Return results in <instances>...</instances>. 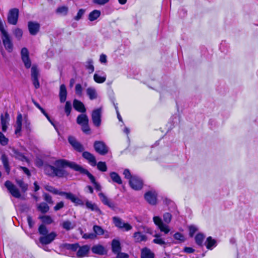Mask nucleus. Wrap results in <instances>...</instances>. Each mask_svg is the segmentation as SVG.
Here are the masks:
<instances>
[{
	"label": "nucleus",
	"mask_w": 258,
	"mask_h": 258,
	"mask_svg": "<svg viewBox=\"0 0 258 258\" xmlns=\"http://www.w3.org/2000/svg\"><path fill=\"white\" fill-rule=\"evenodd\" d=\"M27 219V222H28V224L29 228H32L34 225L35 222L33 220L31 216H30L29 215L28 216Z\"/></svg>",
	"instance_id": "e2e57ef3"
},
{
	"label": "nucleus",
	"mask_w": 258,
	"mask_h": 258,
	"mask_svg": "<svg viewBox=\"0 0 258 258\" xmlns=\"http://www.w3.org/2000/svg\"><path fill=\"white\" fill-rule=\"evenodd\" d=\"M99 60L101 63H105L107 62V56L105 54H101L100 56Z\"/></svg>",
	"instance_id": "774afa93"
},
{
	"label": "nucleus",
	"mask_w": 258,
	"mask_h": 258,
	"mask_svg": "<svg viewBox=\"0 0 258 258\" xmlns=\"http://www.w3.org/2000/svg\"><path fill=\"white\" fill-rule=\"evenodd\" d=\"M5 186L9 190L13 197L17 199H23L20 192L19 190L10 181L7 180L5 183Z\"/></svg>",
	"instance_id": "7ed1b4c3"
},
{
	"label": "nucleus",
	"mask_w": 258,
	"mask_h": 258,
	"mask_svg": "<svg viewBox=\"0 0 258 258\" xmlns=\"http://www.w3.org/2000/svg\"><path fill=\"white\" fill-rule=\"evenodd\" d=\"M109 175L113 182L118 184H121L122 183V181L120 176L116 172H111L110 173Z\"/></svg>",
	"instance_id": "2f4dec72"
},
{
	"label": "nucleus",
	"mask_w": 258,
	"mask_h": 258,
	"mask_svg": "<svg viewBox=\"0 0 258 258\" xmlns=\"http://www.w3.org/2000/svg\"><path fill=\"white\" fill-rule=\"evenodd\" d=\"M113 221L115 226L119 228L122 229V224L124 222L121 219L117 217H114L113 218Z\"/></svg>",
	"instance_id": "ea45409f"
},
{
	"label": "nucleus",
	"mask_w": 258,
	"mask_h": 258,
	"mask_svg": "<svg viewBox=\"0 0 258 258\" xmlns=\"http://www.w3.org/2000/svg\"><path fill=\"white\" fill-rule=\"evenodd\" d=\"M84 202L87 209L90 210L92 211H95L96 212L99 213L101 212L100 210L95 203H93L92 202L89 201L88 200H86Z\"/></svg>",
	"instance_id": "a878e982"
},
{
	"label": "nucleus",
	"mask_w": 258,
	"mask_h": 258,
	"mask_svg": "<svg viewBox=\"0 0 258 258\" xmlns=\"http://www.w3.org/2000/svg\"><path fill=\"white\" fill-rule=\"evenodd\" d=\"M73 106L75 109L78 112L84 113L86 111V109L84 104L81 101L78 100H74Z\"/></svg>",
	"instance_id": "4be33fe9"
},
{
	"label": "nucleus",
	"mask_w": 258,
	"mask_h": 258,
	"mask_svg": "<svg viewBox=\"0 0 258 258\" xmlns=\"http://www.w3.org/2000/svg\"><path fill=\"white\" fill-rule=\"evenodd\" d=\"M1 159L6 172L8 174H9L10 172V167L9 166V160L8 157L6 155L3 154L2 156Z\"/></svg>",
	"instance_id": "72a5a7b5"
},
{
	"label": "nucleus",
	"mask_w": 258,
	"mask_h": 258,
	"mask_svg": "<svg viewBox=\"0 0 258 258\" xmlns=\"http://www.w3.org/2000/svg\"><path fill=\"white\" fill-rule=\"evenodd\" d=\"M43 197L44 200L48 204H52L53 203V201H52V197L49 194L44 192L43 194Z\"/></svg>",
	"instance_id": "13d9d810"
},
{
	"label": "nucleus",
	"mask_w": 258,
	"mask_h": 258,
	"mask_svg": "<svg viewBox=\"0 0 258 258\" xmlns=\"http://www.w3.org/2000/svg\"><path fill=\"white\" fill-rule=\"evenodd\" d=\"M155 254L148 247H144L141 250V258H154Z\"/></svg>",
	"instance_id": "412c9836"
},
{
	"label": "nucleus",
	"mask_w": 258,
	"mask_h": 258,
	"mask_svg": "<svg viewBox=\"0 0 258 258\" xmlns=\"http://www.w3.org/2000/svg\"><path fill=\"white\" fill-rule=\"evenodd\" d=\"M76 121L77 123L81 125L86 122H89V118L86 114L83 113L78 116Z\"/></svg>",
	"instance_id": "7c9ffc66"
},
{
	"label": "nucleus",
	"mask_w": 258,
	"mask_h": 258,
	"mask_svg": "<svg viewBox=\"0 0 258 258\" xmlns=\"http://www.w3.org/2000/svg\"><path fill=\"white\" fill-rule=\"evenodd\" d=\"M205 244L207 249H212L214 247L216 246V241L212 237L209 236L207 238Z\"/></svg>",
	"instance_id": "473e14b6"
},
{
	"label": "nucleus",
	"mask_w": 258,
	"mask_h": 258,
	"mask_svg": "<svg viewBox=\"0 0 258 258\" xmlns=\"http://www.w3.org/2000/svg\"><path fill=\"white\" fill-rule=\"evenodd\" d=\"M38 218L45 224H50L53 221L51 217L48 215L40 216Z\"/></svg>",
	"instance_id": "c9c22d12"
},
{
	"label": "nucleus",
	"mask_w": 258,
	"mask_h": 258,
	"mask_svg": "<svg viewBox=\"0 0 258 258\" xmlns=\"http://www.w3.org/2000/svg\"><path fill=\"white\" fill-rule=\"evenodd\" d=\"M98 196L100 198V199L102 203L109 207L112 210H114L116 208L114 202H112L110 199H109L104 194L103 192H100L98 194Z\"/></svg>",
	"instance_id": "ddd939ff"
},
{
	"label": "nucleus",
	"mask_w": 258,
	"mask_h": 258,
	"mask_svg": "<svg viewBox=\"0 0 258 258\" xmlns=\"http://www.w3.org/2000/svg\"><path fill=\"white\" fill-rule=\"evenodd\" d=\"M56 12L58 14L66 15L68 12V8L66 6H61L57 8Z\"/></svg>",
	"instance_id": "09e8293b"
},
{
	"label": "nucleus",
	"mask_w": 258,
	"mask_h": 258,
	"mask_svg": "<svg viewBox=\"0 0 258 258\" xmlns=\"http://www.w3.org/2000/svg\"><path fill=\"white\" fill-rule=\"evenodd\" d=\"M10 120L9 114L8 112H6L5 114L1 115V123L2 125V130L3 132H6L8 128V125Z\"/></svg>",
	"instance_id": "6ab92c4d"
},
{
	"label": "nucleus",
	"mask_w": 258,
	"mask_h": 258,
	"mask_svg": "<svg viewBox=\"0 0 258 258\" xmlns=\"http://www.w3.org/2000/svg\"><path fill=\"white\" fill-rule=\"evenodd\" d=\"M96 165L99 170L102 172H105L107 171V168L105 162L99 161L97 164L96 163Z\"/></svg>",
	"instance_id": "37998d69"
},
{
	"label": "nucleus",
	"mask_w": 258,
	"mask_h": 258,
	"mask_svg": "<svg viewBox=\"0 0 258 258\" xmlns=\"http://www.w3.org/2000/svg\"><path fill=\"white\" fill-rule=\"evenodd\" d=\"M136 242H141L142 241H146L147 239V236L143 234L141 232H135L133 235Z\"/></svg>",
	"instance_id": "c756f323"
},
{
	"label": "nucleus",
	"mask_w": 258,
	"mask_h": 258,
	"mask_svg": "<svg viewBox=\"0 0 258 258\" xmlns=\"http://www.w3.org/2000/svg\"><path fill=\"white\" fill-rule=\"evenodd\" d=\"M68 142L77 152H82L84 150V146L77 140L75 137L72 136H69Z\"/></svg>",
	"instance_id": "9b49d317"
},
{
	"label": "nucleus",
	"mask_w": 258,
	"mask_h": 258,
	"mask_svg": "<svg viewBox=\"0 0 258 258\" xmlns=\"http://www.w3.org/2000/svg\"><path fill=\"white\" fill-rule=\"evenodd\" d=\"M75 93L79 97L83 95V88L80 84H77L75 86Z\"/></svg>",
	"instance_id": "603ef678"
},
{
	"label": "nucleus",
	"mask_w": 258,
	"mask_h": 258,
	"mask_svg": "<svg viewBox=\"0 0 258 258\" xmlns=\"http://www.w3.org/2000/svg\"><path fill=\"white\" fill-rule=\"evenodd\" d=\"M115 254H116V258H128L129 257L128 254L124 252H121V251L117 252Z\"/></svg>",
	"instance_id": "338daca9"
},
{
	"label": "nucleus",
	"mask_w": 258,
	"mask_h": 258,
	"mask_svg": "<svg viewBox=\"0 0 258 258\" xmlns=\"http://www.w3.org/2000/svg\"><path fill=\"white\" fill-rule=\"evenodd\" d=\"M100 16V11L94 10L89 13L88 15V19L90 21L93 22L96 20Z\"/></svg>",
	"instance_id": "c85d7f7f"
},
{
	"label": "nucleus",
	"mask_w": 258,
	"mask_h": 258,
	"mask_svg": "<svg viewBox=\"0 0 258 258\" xmlns=\"http://www.w3.org/2000/svg\"><path fill=\"white\" fill-rule=\"evenodd\" d=\"M19 11L17 8L11 9L8 14V22L11 25H15L18 22Z\"/></svg>",
	"instance_id": "39448f33"
},
{
	"label": "nucleus",
	"mask_w": 258,
	"mask_h": 258,
	"mask_svg": "<svg viewBox=\"0 0 258 258\" xmlns=\"http://www.w3.org/2000/svg\"><path fill=\"white\" fill-rule=\"evenodd\" d=\"M21 59L26 69L30 68L31 66V61L29 58V51L26 47H24L21 51Z\"/></svg>",
	"instance_id": "9d476101"
},
{
	"label": "nucleus",
	"mask_w": 258,
	"mask_h": 258,
	"mask_svg": "<svg viewBox=\"0 0 258 258\" xmlns=\"http://www.w3.org/2000/svg\"><path fill=\"white\" fill-rule=\"evenodd\" d=\"M64 247L67 249L71 250L73 251H76L79 247V244L78 243H66Z\"/></svg>",
	"instance_id": "4c0bfd02"
},
{
	"label": "nucleus",
	"mask_w": 258,
	"mask_h": 258,
	"mask_svg": "<svg viewBox=\"0 0 258 258\" xmlns=\"http://www.w3.org/2000/svg\"><path fill=\"white\" fill-rule=\"evenodd\" d=\"M94 80L96 83H102L105 81L106 77L105 76H101L97 74H95L94 75Z\"/></svg>",
	"instance_id": "c03bdc74"
},
{
	"label": "nucleus",
	"mask_w": 258,
	"mask_h": 258,
	"mask_svg": "<svg viewBox=\"0 0 258 258\" xmlns=\"http://www.w3.org/2000/svg\"><path fill=\"white\" fill-rule=\"evenodd\" d=\"M39 71L36 65H33L31 69V80L33 84L35 89H38L40 87V84L38 80Z\"/></svg>",
	"instance_id": "0eeeda50"
},
{
	"label": "nucleus",
	"mask_w": 258,
	"mask_h": 258,
	"mask_svg": "<svg viewBox=\"0 0 258 258\" xmlns=\"http://www.w3.org/2000/svg\"><path fill=\"white\" fill-rule=\"evenodd\" d=\"M109 1V0H93V3L99 5H104Z\"/></svg>",
	"instance_id": "0e129e2a"
},
{
	"label": "nucleus",
	"mask_w": 258,
	"mask_h": 258,
	"mask_svg": "<svg viewBox=\"0 0 258 258\" xmlns=\"http://www.w3.org/2000/svg\"><path fill=\"white\" fill-rule=\"evenodd\" d=\"M91 251L93 253L100 255H106L107 253V250L105 247L99 244L94 245L91 247Z\"/></svg>",
	"instance_id": "2eb2a0df"
},
{
	"label": "nucleus",
	"mask_w": 258,
	"mask_h": 258,
	"mask_svg": "<svg viewBox=\"0 0 258 258\" xmlns=\"http://www.w3.org/2000/svg\"><path fill=\"white\" fill-rule=\"evenodd\" d=\"M11 154L16 159H18L21 161H25L27 163L29 162V160L23 155V153L20 152L17 149L14 148H11Z\"/></svg>",
	"instance_id": "dca6fc26"
},
{
	"label": "nucleus",
	"mask_w": 258,
	"mask_h": 258,
	"mask_svg": "<svg viewBox=\"0 0 258 258\" xmlns=\"http://www.w3.org/2000/svg\"><path fill=\"white\" fill-rule=\"evenodd\" d=\"M175 239L179 240L180 242H183L185 241V237L183 234L180 232H176L173 235Z\"/></svg>",
	"instance_id": "3c124183"
},
{
	"label": "nucleus",
	"mask_w": 258,
	"mask_h": 258,
	"mask_svg": "<svg viewBox=\"0 0 258 258\" xmlns=\"http://www.w3.org/2000/svg\"><path fill=\"white\" fill-rule=\"evenodd\" d=\"M86 63H87V64L86 66V67L89 70V73H93L94 71V66L93 64V62L92 59H88L87 60V61L86 62Z\"/></svg>",
	"instance_id": "8fccbe9b"
},
{
	"label": "nucleus",
	"mask_w": 258,
	"mask_h": 258,
	"mask_svg": "<svg viewBox=\"0 0 258 258\" xmlns=\"http://www.w3.org/2000/svg\"><path fill=\"white\" fill-rule=\"evenodd\" d=\"M37 209L42 213L45 214L49 211V207L46 203L43 202L38 206Z\"/></svg>",
	"instance_id": "f704fd0d"
},
{
	"label": "nucleus",
	"mask_w": 258,
	"mask_h": 258,
	"mask_svg": "<svg viewBox=\"0 0 258 258\" xmlns=\"http://www.w3.org/2000/svg\"><path fill=\"white\" fill-rule=\"evenodd\" d=\"M86 94L89 99L91 100L96 99L97 98L98 94L96 89L93 87H89L86 89Z\"/></svg>",
	"instance_id": "bb28decb"
},
{
	"label": "nucleus",
	"mask_w": 258,
	"mask_h": 258,
	"mask_svg": "<svg viewBox=\"0 0 258 258\" xmlns=\"http://www.w3.org/2000/svg\"><path fill=\"white\" fill-rule=\"evenodd\" d=\"M81 125V130L82 132L86 135H90L91 134L90 127L89 125V122H86Z\"/></svg>",
	"instance_id": "79ce46f5"
},
{
	"label": "nucleus",
	"mask_w": 258,
	"mask_h": 258,
	"mask_svg": "<svg viewBox=\"0 0 258 258\" xmlns=\"http://www.w3.org/2000/svg\"><path fill=\"white\" fill-rule=\"evenodd\" d=\"M82 237L85 239H94L96 238V234H94V233H84L82 235Z\"/></svg>",
	"instance_id": "052dcab7"
},
{
	"label": "nucleus",
	"mask_w": 258,
	"mask_h": 258,
	"mask_svg": "<svg viewBox=\"0 0 258 258\" xmlns=\"http://www.w3.org/2000/svg\"><path fill=\"white\" fill-rule=\"evenodd\" d=\"M28 27L29 33L32 35H36L40 29L39 24L32 21L28 22Z\"/></svg>",
	"instance_id": "a211bd4d"
},
{
	"label": "nucleus",
	"mask_w": 258,
	"mask_h": 258,
	"mask_svg": "<svg viewBox=\"0 0 258 258\" xmlns=\"http://www.w3.org/2000/svg\"><path fill=\"white\" fill-rule=\"evenodd\" d=\"M85 12V10L84 9H80L78 12L77 15L74 17V20L76 21L80 20L82 18V16L84 15Z\"/></svg>",
	"instance_id": "bf43d9fd"
},
{
	"label": "nucleus",
	"mask_w": 258,
	"mask_h": 258,
	"mask_svg": "<svg viewBox=\"0 0 258 258\" xmlns=\"http://www.w3.org/2000/svg\"><path fill=\"white\" fill-rule=\"evenodd\" d=\"M205 238V235L202 233H198L195 237V242L199 246V247H203L204 246V240Z\"/></svg>",
	"instance_id": "cd10ccee"
},
{
	"label": "nucleus",
	"mask_w": 258,
	"mask_h": 258,
	"mask_svg": "<svg viewBox=\"0 0 258 258\" xmlns=\"http://www.w3.org/2000/svg\"><path fill=\"white\" fill-rule=\"evenodd\" d=\"M154 237H156L155 239L153 240V242L159 244L160 245H162L165 244V242L160 238V235L159 234H156L154 235Z\"/></svg>",
	"instance_id": "49530a36"
},
{
	"label": "nucleus",
	"mask_w": 258,
	"mask_h": 258,
	"mask_svg": "<svg viewBox=\"0 0 258 258\" xmlns=\"http://www.w3.org/2000/svg\"><path fill=\"white\" fill-rule=\"evenodd\" d=\"M67 96V91L66 86L64 84H61L60 86L59 97L60 102L63 103L66 101Z\"/></svg>",
	"instance_id": "5701e85b"
},
{
	"label": "nucleus",
	"mask_w": 258,
	"mask_h": 258,
	"mask_svg": "<svg viewBox=\"0 0 258 258\" xmlns=\"http://www.w3.org/2000/svg\"><path fill=\"white\" fill-rule=\"evenodd\" d=\"M90 248V246L88 245H84L82 246H79L77 252V257L81 258L85 256L89 252Z\"/></svg>",
	"instance_id": "aec40b11"
},
{
	"label": "nucleus",
	"mask_w": 258,
	"mask_h": 258,
	"mask_svg": "<svg viewBox=\"0 0 258 258\" xmlns=\"http://www.w3.org/2000/svg\"><path fill=\"white\" fill-rule=\"evenodd\" d=\"M56 236L57 234L55 232H51L49 234L40 236L39 240L42 245H47L51 243Z\"/></svg>",
	"instance_id": "1a4fd4ad"
},
{
	"label": "nucleus",
	"mask_w": 258,
	"mask_h": 258,
	"mask_svg": "<svg viewBox=\"0 0 258 258\" xmlns=\"http://www.w3.org/2000/svg\"><path fill=\"white\" fill-rule=\"evenodd\" d=\"M102 108L100 107L94 109L91 113V119L94 125L97 127H99L101 124V117Z\"/></svg>",
	"instance_id": "f03ea898"
},
{
	"label": "nucleus",
	"mask_w": 258,
	"mask_h": 258,
	"mask_svg": "<svg viewBox=\"0 0 258 258\" xmlns=\"http://www.w3.org/2000/svg\"><path fill=\"white\" fill-rule=\"evenodd\" d=\"M188 230L189 236L192 237L195 233L198 230V229L195 225H190L188 227Z\"/></svg>",
	"instance_id": "4d7b16f0"
},
{
	"label": "nucleus",
	"mask_w": 258,
	"mask_h": 258,
	"mask_svg": "<svg viewBox=\"0 0 258 258\" xmlns=\"http://www.w3.org/2000/svg\"><path fill=\"white\" fill-rule=\"evenodd\" d=\"M53 164V166L45 164L44 166L45 173L50 177L58 178L67 177L69 173L64 168L68 167L75 171H79L81 174L86 175L93 184L96 182L95 178L92 174L75 162L61 159L55 160Z\"/></svg>",
	"instance_id": "f257e3e1"
},
{
	"label": "nucleus",
	"mask_w": 258,
	"mask_h": 258,
	"mask_svg": "<svg viewBox=\"0 0 258 258\" xmlns=\"http://www.w3.org/2000/svg\"><path fill=\"white\" fill-rule=\"evenodd\" d=\"M17 183L21 188L23 192H25L28 189V185L24 182L22 180H17Z\"/></svg>",
	"instance_id": "de8ad7c7"
},
{
	"label": "nucleus",
	"mask_w": 258,
	"mask_h": 258,
	"mask_svg": "<svg viewBox=\"0 0 258 258\" xmlns=\"http://www.w3.org/2000/svg\"><path fill=\"white\" fill-rule=\"evenodd\" d=\"M9 139L6 138L3 133L0 132V144L2 146H6L8 144Z\"/></svg>",
	"instance_id": "5fc2aeb1"
},
{
	"label": "nucleus",
	"mask_w": 258,
	"mask_h": 258,
	"mask_svg": "<svg viewBox=\"0 0 258 258\" xmlns=\"http://www.w3.org/2000/svg\"><path fill=\"white\" fill-rule=\"evenodd\" d=\"M163 220L166 224H169L172 219V215L168 212H166L163 214Z\"/></svg>",
	"instance_id": "6e6d98bb"
},
{
	"label": "nucleus",
	"mask_w": 258,
	"mask_h": 258,
	"mask_svg": "<svg viewBox=\"0 0 258 258\" xmlns=\"http://www.w3.org/2000/svg\"><path fill=\"white\" fill-rule=\"evenodd\" d=\"M111 250L114 254L121 251V247L120 241L118 240L114 239L111 242Z\"/></svg>",
	"instance_id": "b1692460"
},
{
	"label": "nucleus",
	"mask_w": 258,
	"mask_h": 258,
	"mask_svg": "<svg viewBox=\"0 0 258 258\" xmlns=\"http://www.w3.org/2000/svg\"><path fill=\"white\" fill-rule=\"evenodd\" d=\"M94 233L96 234V237L97 235H102L104 234V230L103 228L98 225H94L93 227Z\"/></svg>",
	"instance_id": "e433bc0d"
},
{
	"label": "nucleus",
	"mask_w": 258,
	"mask_h": 258,
	"mask_svg": "<svg viewBox=\"0 0 258 258\" xmlns=\"http://www.w3.org/2000/svg\"><path fill=\"white\" fill-rule=\"evenodd\" d=\"M44 188L48 191L56 195H59L61 196H64L66 192L64 191H60L57 189L55 188L54 187L49 185H46L44 186Z\"/></svg>",
	"instance_id": "393cba45"
},
{
	"label": "nucleus",
	"mask_w": 258,
	"mask_h": 258,
	"mask_svg": "<svg viewBox=\"0 0 258 258\" xmlns=\"http://www.w3.org/2000/svg\"><path fill=\"white\" fill-rule=\"evenodd\" d=\"M64 196L67 199L70 200L75 206H83L85 204L84 201L71 192H66Z\"/></svg>",
	"instance_id": "f8f14e48"
},
{
	"label": "nucleus",
	"mask_w": 258,
	"mask_h": 258,
	"mask_svg": "<svg viewBox=\"0 0 258 258\" xmlns=\"http://www.w3.org/2000/svg\"><path fill=\"white\" fill-rule=\"evenodd\" d=\"M129 184L134 190H139L142 188L143 181L140 177L135 175L129 180Z\"/></svg>",
	"instance_id": "20e7f679"
},
{
	"label": "nucleus",
	"mask_w": 258,
	"mask_h": 258,
	"mask_svg": "<svg viewBox=\"0 0 258 258\" xmlns=\"http://www.w3.org/2000/svg\"><path fill=\"white\" fill-rule=\"evenodd\" d=\"M62 227L65 230L69 231L73 229L75 225L70 221H65L62 224Z\"/></svg>",
	"instance_id": "58836bf2"
},
{
	"label": "nucleus",
	"mask_w": 258,
	"mask_h": 258,
	"mask_svg": "<svg viewBox=\"0 0 258 258\" xmlns=\"http://www.w3.org/2000/svg\"><path fill=\"white\" fill-rule=\"evenodd\" d=\"M64 207V203L63 202H60L56 204L54 207V210L55 211H58Z\"/></svg>",
	"instance_id": "69168bd1"
},
{
	"label": "nucleus",
	"mask_w": 258,
	"mask_h": 258,
	"mask_svg": "<svg viewBox=\"0 0 258 258\" xmlns=\"http://www.w3.org/2000/svg\"><path fill=\"white\" fill-rule=\"evenodd\" d=\"M153 220L154 224L158 226L161 232L167 234L170 231L168 226L163 223L162 219L159 216H154Z\"/></svg>",
	"instance_id": "6e6552de"
},
{
	"label": "nucleus",
	"mask_w": 258,
	"mask_h": 258,
	"mask_svg": "<svg viewBox=\"0 0 258 258\" xmlns=\"http://www.w3.org/2000/svg\"><path fill=\"white\" fill-rule=\"evenodd\" d=\"M72 110V104L70 101H66L65 107H64V111L67 116L70 115Z\"/></svg>",
	"instance_id": "864d4df0"
},
{
	"label": "nucleus",
	"mask_w": 258,
	"mask_h": 258,
	"mask_svg": "<svg viewBox=\"0 0 258 258\" xmlns=\"http://www.w3.org/2000/svg\"><path fill=\"white\" fill-rule=\"evenodd\" d=\"M82 157L88 161V163L92 166L96 165V158L93 154L88 151H84L82 153Z\"/></svg>",
	"instance_id": "f3484780"
},
{
	"label": "nucleus",
	"mask_w": 258,
	"mask_h": 258,
	"mask_svg": "<svg viewBox=\"0 0 258 258\" xmlns=\"http://www.w3.org/2000/svg\"><path fill=\"white\" fill-rule=\"evenodd\" d=\"M144 197L150 205H155L157 204V194L155 192L149 191L145 194Z\"/></svg>",
	"instance_id": "4468645a"
},
{
	"label": "nucleus",
	"mask_w": 258,
	"mask_h": 258,
	"mask_svg": "<svg viewBox=\"0 0 258 258\" xmlns=\"http://www.w3.org/2000/svg\"><path fill=\"white\" fill-rule=\"evenodd\" d=\"M123 174L124 176V178L128 179L129 180L134 175L131 174V172L128 169H125L123 171Z\"/></svg>",
	"instance_id": "680f3d73"
},
{
	"label": "nucleus",
	"mask_w": 258,
	"mask_h": 258,
	"mask_svg": "<svg viewBox=\"0 0 258 258\" xmlns=\"http://www.w3.org/2000/svg\"><path fill=\"white\" fill-rule=\"evenodd\" d=\"M93 146L95 151L101 155H105L108 152V147L103 141H95Z\"/></svg>",
	"instance_id": "423d86ee"
},
{
	"label": "nucleus",
	"mask_w": 258,
	"mask_h": 258,
	"mask_svg": "<svg viewBox=\"0 0 258 258\" xmlns=\"http://www.w3.org/2000/svg\"><path fill=\"white\" fill-rule=\"evenodd\" d=\"M13 34L15 37L20 40L22 37L23 31L21 29L17 28L13 30Z\"/></svg>",
	"instance_id": "a18cd8bd"
},
{
	"label": "nucleus",
	"mask_w": 258,
	"mask_h": 258,
	"mask_svg": "<svg viewBox=\"0 0 258 258\" xmlns=\"http://www.w3.org/2000/svg\"><path fill=\"white\" fill-rule=\"evenodd\" d=\"M38 232L40 235H42V236H44L45 235H46L48 232V230L46 227L45 225L44 224H41L38 229Z\"/></svg>",
	"instance_id": "a19ab883"
}]
</instances>
